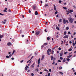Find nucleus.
Returning a JSON list of instances; mask_svg holds the SVG:
<instances>
[{
  "label": "nucleus",
  "instance_id": "3",
  "mask_svg": "<svg viewBox=\"0 0 76 76\" xmlns=\"http://www.w3.org/2000/svg\"><path fill=\"white\" fill-rule=\"evenodd\" d=\"M11 57H12V56L11 55H10V54L9 55V56H6V58H10Z\"/></svg>",
  "mask_w": 76,
  "mask_h": 76
},
{
  "label": "nucleus",
  "instance_id": "19",
  "mask_svg": "<svg viewBox=\"0 0 76 76\" xmlns=\"http://www.w3.org/2000/svg\"><path fill=\"white\" fill-rule=\"evenodd\" d=\"M58 13V12L57 11H56V12H55V15H57V14Z\"/></svg>",
  "mask_w": 76,
  "mask_h": 76
},
{
  "label": "nucleus",
  "instance_id": "20",
  "mask_svg": "<svg viewBox=\"0 0 76 76\" xmlns=\"http://www.w3.org/2000/svg\"><path fill=\"white\" fill-rule=\"evenodd\" d=\"M48 50L50 52H51V49H48Z\"/></svg>",
  "mask_w": 76,
  "mask_h": 76
},
{
  "label": "nucleus",
  "instance_id": "28",
  "mask_svg": "<svg viewBox=\"0 0 76 76\" xmlns=\"http://www.w3.org/2000/svg\"><path fill=\"white\" fill-rule=\"evenodd\" d=\"M47 39L48 40H50V37H48L47 38Z\"/></svg>",
  "mask_w": 76,
  "mask_h": 76
},
{
  "label": "nucleus",
  "instance_id": "41",
  "mask_svg": "<svg viewBox=\"0 0 76 76\" xmlns=\"http://www.w3.org/2000/svg\"><path fill=\"white\" fill-rule=\"evenodd\" d=\"M4 12H7V11L6 10H4Z\"/></svg>",
  "mask_w": 76,
  "mask_h": 76
},
{
  "label": "nucleus",
  "instance_id": "48",
  "mask_svg": "<svg viewBox=\"0 0 76 76\" xmlns=\"http://www.w3.org/2000/svg\"><path fill=\"white\" fill-rule=\"evenodd\" d=\"M64 43V42H63V41H61V44H63Z\"/></svg>",
  "mask_w": 76,
  "mask_h": 76
},
{
  "label": "nucleus",
  "instance_id": "5",
  "mask_svg": "<svg viewBox=\"0 0 76 76\" xmlns=\"http://www.w3.org/2000/svg\"><path fill=\"white\" fill-rule=\"evenodd\" d=\"M63 22L64 24H66V20L65 19H63Z\"/></svg>",
  "mask_w": 76,
  "mask_h": 76
},
{
  "label": "nucleus",
  "instance_id": "6",
  "mask_svg": "<svg viewBox=\"0 0 76 76\" xmlns=\"http://www.w3.org/2000/svg\"><path fill=\"white\" fill-rule=\"evenodd\" d=\"M35 64V62H34L33 63V64L31 66V67H33V68H34V65Z\"/></svg>",
  "mask_w": 76,
  "mask_h": 76
},
{
  "label": "nucleus",
  "instance_id": "56",
  "mask_svg": "<svg viewBox=\"0 0 76 76\" xmlns=\"http://www.w3.org/2000/svg\"><path fill=\"white\" fill-rule=\"evenodd\" d=\"M32 34H34L35 33V31H33L32 32Z\"/></svg>",
  "mask_w": 76,
  "mask_h": 76
},
{
  "label": "nucleus",
  "instance_id": "16",
  "mask_svg": "<svg viewBox=\"0 0 76 76\" xmlns=\"http://www.w3.org/2000/svg\"><path fill=\"white\" fill-rule=\"evenodd\" d=\"M3 37V35H0V39H1Z\"/></svg>",
  "mask_w": 76,
  "mask_h": 76
},
{
  "label": "nucleus",
  "instance_id": "9",
  "mask_svg": "<svg viewBox=\"0 0 76 76\" xmlns=\"http://www.w3.org/2000/svg\"><path fill=\"white\" fill-rule=\"evenodd\" d=\"M64 38H69V36L68 35H65L64 36Z\"/></svg>",
  "mask_w": 76,
  "mask_h": 76
},
{
  "label": "nucleus",
  "instance_id": "45",
  "mask_svg": "<svg viewBox=\"0 0 76 76\" xmlns=\"http://www.w3.org/2000/svg\"><path fill=\"white\" fill-rule=\"evenodd\" d=\"M31 76H34V73H31Z\"/></svg>",
  "mask_w": 76,
  "mask_h": 76
},
{
  "label": "nucleus",
  "instance_id": "7",
  "mask_svg": "<svg viewBox=\"0 0 76 76\" xmlns=\"http://www.w3.org/2000/svg\"><path fill=\"white\" fill-rule=\"evenodd\" d=\"M6 20H5L4 21H2V23H3V24H5L6 23Z\"/></svg>",
  "mask_w": 76,
  "mask_h": 76
},
{
  "label": "nucleus",
  "instance_id": "63",
  "mask_svg": "<svg viewBox=\"0 0 76 76\" xmlns=\"http://www.w3.org/2000/svg\"><path fill=\"white\" fill-rule=\"evenodd\" d=\"M22 37H25V35H23L22 36Z\"/></svg>",
  "mask_w": 76,
  "mask_h": 76
},
{
  "label": "nucleus",
  "instance_id": "17",
  "mask_svg": "<svg viewBox=\"0 0 76 76\" xmlns=\"http://www.w3.org/2000/svg\"><path fill=\"white\" fill-rule=\"evenodd\" d=\"M47 53L48 55H50V52L48 50H47Z\"/></svg>",
  "mask_w": 76,
  "mask_h": 76
},
{
  "label": "nucleus",
  "instance_id": "11",
  "mask_svg": "<svg viewBox=\"0 0 76 76\" xmlns=\"http://www.w3.org/2000/svg\"><path fill=\"white\" fill-rule=\"evenodd\" d=\"M63 55V53H61L60 54V57H62Z\"/></svg>",
  "mask_w": 76,
  "mask_h": 76
},
{
  "label": "nucleus",
  "instance_id": "61",
  "mask_svg": "<svg viewBox=\"0 0 76 76\" xmlns=\"http://www.w3.org/2000/svg\"><path fill=\"white\" fill-rule=\"evenodd\" d=\"M59 2L60 3H61V1L60 0L59 1Z\"/></svg>",
  "mask_w": 76,
  "mask_h": 76
},
{
  "label": "nucleus",
  "instance_id": "27",
  "mask_svg": "<svg viewBox=\"0 0 76 76\" xmlns=\"http://www.w3.org/2000/svg\"><path fill=\"white\" fill-rule=\"evenodd\" d=\"M72 55H69L68 56V58H70V57H72Z\"/></svg>",
  "mask_w": 76,
  "mask_h": 76
},
{
  "label": "nucleus",
  "instance_id": "26",
  "mask_svg": "<svg viewBox=\"0 0 76 76\" xmlns=\"http://www.w3.org/2000/svg\"><path fill=\"white\" fill-rule=\"evenodd\" d=\"M66 34H67V32H66V31H65L64 33V35H66Z\"/></svg>",
  "mask_w": 76,
  "mask_h": 76
},
{
  "label": "nucleus",
  "instance_id": "1",
  "mask_svg": "<svg viewBox=\"0 0 76 76\" xmlns=\"http://www.w3.org/2000/svg\"><path fill=\"white\" fill-rule=\"evenodd\" d=\"M68 20L69 22H70V23H73V20H74V19L72 18H68Z\"/></svg>",
  "mask_w": 76,
  "mask_h": 76
},
{
  "label": "nucleus",
  "instance_id": "35",
  "mask_svg": "<svg viewBox=\"0 0 76 76\" xmlns=\"http://www.w3.org/2000/svg\"><path fill=\"white\" fill-rule=\"evenodd\" d=\"M69 12H73V10H69Z\"/></svg>",
  "mask_w": 76,
  "mask_h": 76
},
{
  "label": "nucleus",
  "instance_id": "30",
  "mask_svg": "<svg viewBox=\"0 0 76 76\" xmlns=\"http://www.w3.org/2000/svg\"><path fill=\"white\" fill-rule=\"evenodd\" d=\"M59 73L61 75H62L63 74V72H59Z\"/></svg>",
  "mask_w": 76,
  "mask_h": 76
},
{
  "label": "nucleus",
  "instance_id": "39",
  "mask_svg": "<svg viewBox=\"0 0 76 76\" xmlns=\"http://www.w3.org/2000/svg\"><path fill=\"white\" fill-rule=\"evenodd\" d=\"M55 64V62L53 61L52 63V64L54 65Z\"/></svg>",
  "mask_w": 76,
  "mask_h": 76
},
{
  "label": "nucleus",
  "instance_id": "55",
  "mask_svg": "<svg viewBox=\"0 0 76 76\" xmlns=\"http://www.w3.org/2000/svg\"><path fill=\"white\" fill-rule=\"evenodd\" d=\"M23 62V60L21 61L20 62V63H22Z\"/></svg>",
  "mask_w": 76,
  "mask_h": 76
},
{
  "label": "nucleus",
  "instance_id": "31",
  "mask_svg": "<svg viewBox=\"0 0 76 76\" xmlns=\"http://www.w3.org/2000/svg\"><path fill=\"white\" fill-rule=\"evenodd\" d=\"M63 9H64L65 10H66V9H67V8L66 7H63Z\"/></svg>",
  "mask_w": 76,
  "mask_h": 76
},
{
  "label": "nucleus",
  "instance_id": "44",
  "mask_svg": "<svg viewBox=\"0 0 76 76\" xmlns=\"http://www.w3.org/2000/svg\"><path fill=\"white\" fill-rule=\"evenodd\" d=\"M35 70H37V72H38L39 70H38V69H35Z\"/></svg>",
  "mask_w": 76,
  "mask_h": 76
},
{
  "label": "nucleus",
  "instance_id": "24",
  "mask_svg": "<svg viewBox=\"0 0 76 76\" xmlns=\"http://www.w3.org/2000/svg\"><path fill=\"white\" fill-rule=\"evenodd\" d=\"M68 41H67L66 42V46L68 45Z\"/></svg>",
  "mask_w": 76,
  "mask_h": 76
},
{
  "label": "nucleus",
  "instance_id": "60",
  "mask_svg": "<svg viewBox=\"0 0 76 76\" xmlns=\"http://www.w3.org/2000/svg\"><path fill=\"white\" fill-rule=\"evenodd\" d=\"M54 52V50H52L51 52H52V53H53Z\"/></svg>",
  "mask_w": 76,
  "mask_h": 76
},
{
  "label": "nucleus",
  "instance_id": "18",
  "mask_svg": "<svg viewBox=\"0 0 76 76\" xmlns=\"http://www.w3.org/2000/svg\"><path fill=\"white\" fill-rule=\"evenodd\" d=\"M59 69H60V70H61L63 69V67L62 66H60L59 67Z\"/></svg>",
  "mask_w": 76,
  "mask_h": 76
},
{
  "label": "nucleus",
  "instance_id": "43",
  "mask_svg": "<svg viewBox=\"0 0 76 76\" xmlns=\"http://www.w3.org/2000/svg\"><path fill=\"white\" fill-rule=\"evenodd\" d=\"M0 15H1V16H3V15H4V14H2L1 13H0Z\"/></svg>",
  "mask_w": 76,
  "mask_h": 76
},
{
  "label": "nucleus",
  "instance_id": "57",
  "mask_svg": "<svg viewBox=\"0 0 76 76\" xmlns=\"http://www.w3.org/2000/svg\"><path fill=\"white\" fill-rule=\"evenodd\" d=\"M11 60H14V58H12Z\"/></svg>",
  "mask_w": 76,
  "mask_h": 76
},
{
  "label": "nucleus",
  "instance_id": "58",
  "mask_svg": "<svg viewBox=\"0 0 76 76\" xmlns=\"http://www.w3.org/2000/svg\"><path fill=\"white\" fill-rule=\"evenodd\" d=\"M9 12H11V11L10 10H8Z\"/></svg>",
  "mask_w": 76,
  "mask_h": 76
},
{
  "label": "nucleus",
  "instance_id": "12",
  "mask_svg": "<svg viewBox=\"0 0 76 76\" xmlns=\"http://www.w3.org/2000/svg\"><path fill=\"white\" fill-rule=\"evenodd\" d=\"M35 15H38V12L37 11H35Z\"/></svg>",
  "mask_w": 76,
  "mask_h": 76
},
{
  "label": "nucleus",
  "instance_id": "34",
  "mask_svg": "<svg viewBox=\"0 0 76 76\" xmlns=\"http://www.w3.org/2000/svg\"><path fill=\"white\" fill-rule=\"evenodd\" d=\"M73 45L74 47H75V42L73 43Z\"/></svg>",
  "mask_w": 76,
  "mask_h": 76
},
{
  "label": "nucleus",
  "instance_id": "37",
  "mask_svg": "<svg viewBox=\"0 0 76 76\" xmlns=\"http://www.w3.org/2000/svg\"><path fill=\"white\" fill-rule=\"evenodd\" d=\"M72 50V49L71 48H70L69 49V51H71Z\"/></svg>",
  "mask_w": 76,
  "mask_h": 76
},
{
  "label": "nucleus",
  "instance_id": "49",
  "mask_svg": "<svg viewBox=\"0 0 76 76\" xmlns=\"http://www.w3.org/2000/svg\"><path fill=\"white\" fill-rule=\"evenodd\" d=\"M68 53V52H64V54H67Z\"/></svg>",
  "mask_w": 76,
  "mask_h": 76
},
{
  "label": "nucleus",
  "instance_id": "46",
  "mask_svg": "<svg viewBox=\"0 0 76 76\" xmlns=\"http://www.w3.org/2000/svg\"><path fill=\"white\" fill-rule=\"evenodd\" d=\"M58 49L59 50H61V49L60 48H59Z\"/></svg>",
  "mask_w": 76,
  "mask_h": 76
},
{
  "label": "nucleus",
  "instance_id": "47",
  "mask_svg": "<svg viewBox=\"0 0 76 76\" xmlns=\"http://www.w3.org/2000/svg\"><path fill=\"white\" fill-rule=\"evenodd\" d=\"M73 7H74V8H75V9H76V6H75V5H74Z\"/></svg>",
  "mask_w": 76,
  "mask_h": 76
},
{
  "label": "nucleus",
  "instance_id": "59",
  "mask_svg": "<svg viewBox=\"0 0 76 76\" xmlns=\"http://www.w3.org/2000/svg\"><path fill=\"white\" fill-rule=\"evenodd\" d=\"M48 76H50V73H49L48 74Z\"/></svg>",
  "mask_w": 76,
  "mask_h": 76
},
{
  "label": "nucleus",
  "instance_id": "29",
  "mask_svg": "<svg viewBox=\"0 0 76 76\" xmlns=\"http://www.w3.org/2000/svg\"><path fill=\"white\" fill-rule=\"evenodd\" d=\"M44 44L45 45H47L48 44V43H44Z\"/></svg>",
  "mask_w": 76,
  "mask_h": 76
},
{
  "label": "nucleus",
  "instance_id": "14",
  "mask_svg": "<svg viewBox=\"0 0 76 76\" xmlns=\"http://www.w3.org/2000/svg\"><path fill=\"white\" fill-rule=\"evenodd\" d=\"M33 9L34 10H35L36 9V6H34L33 7Z\"/></svg>",
  "mask_w": 76,
  "mask_h": 76
},
{
  "label": "nucleus",
  "instance_id": "36",
  "mask_svg": "<svg viewBox=\"0 0 76 76\" xmlns=\"http://www.w3.org/2000/svg\"><path fill=\"white\" fill-rule=\"evenodd\" d=\"M66 60L67 61H69L70 60V59L68 58H66Z\"/></svg>",
  "mask_w": 76,
  "mask_h": 76
},
{
  "label": "nucleus",
  "instance_id": "53",
  "mask_svg": "<svg viewBox=\"0 0 76 76\" xmlns=\"http://www.w3.org/2000/svg\"><path fill=\"white\" fill-rule=\"evenodd\" d=\"M49 72H51V69H49Z\"/></svg>",
  "mask_w": 76,
  "mask_h": 76
},
{
  "label": "nucleus",
  "instance_id": "23",
  "mask_svg": "<svg viewBox=\"0 0 76 76\" xmlns=\"http://www.w3.org/2000/svg\"><path fill=\"white\" fill-rule=\"evenodd\" d=\"M44 47V45H42L41 46V49H42V48H43Z\"/></svg>",
  "mask_w": 76,
  "mask_h": 76
},
{
  "label": "nucleus",
  "instance_id": "54",
  "mask_svg": "<svg viewBox=\"0 0 76 76\" xmlns=\"http://www.w3.org/2000/svg\"><path fill=\"white\" fill-rule=\"evenodd\" d=\"M68 34H71V33H70V31H69L68 32Z\"/></svg>",
  "mask_w": 76,
  "mask_h": 76
},
{
  "label": "nucleus",
  "instance_id": "10",
  "mask_svg": "<svg viewBox=\"0 0 76 76\" xmlns=\"http://www.w3.org/2000/svg\"><path fill=\"white\" fill-rule=\"evenodd\" d=\"M26 66L25 67V69L26 70H27L28 69L27 68H29V66L27 65H26Z\"/></svg>",
  "mask_w": 76,
  "mask_h": 76
},
{
  "label": "nucleus",
  "instance_id": "40",
  "mask_svg": "<svg viewBox=\"0 0 76 76\" xmlns=\"http://www.w3.org/2000/svg\"><path fill=\"white\" fill-rule=\"evenodd\" d=\"M31 59H30V60H28L27 62V63H29L30 61H31Z\"/></svg>",
  "mask_w": 76,
  "mask_h": 76
},
{
  "label": "nucleus",
  "instance_id": "52",
  "mask_svg": "<svg viewBox=\"0 0 76 76\" xmlns=\"http://www.w3.org/2000/svg\"><path fill=\"white\" fill-rule=\"evenodd\" d=\"M29 13H31V10H29L28 12Z\"/></svg>",
  "mask_w": 76,
  "mask_h": 76
},
{
  "label": "nucleus",
  "instance_id": "38",
  "mask_svg": "<svg viewBox=\"0 0 76 76\" xmlns=\"http://www.w3.org/2000/svg\"><path fill=\"white\" fill-rule=\"evenodd\" d=\"M63 57H61L60 58V59H61V60H63Z\"/></svg>",
  "mask_w": 76,
  "mask_h": 76
},
{
  "label": "nucleus",
  "instance_id": "2",
  "mask_svg": "<svg viewBox=\"0 0 76 76\" xmlns=\"http://www.w3.org/2000/svg\"><path fill=\"white\" fill-rule=\"evenodd\" d=\"M7 45L10 46V45H12V43L10 42H8L7 43Z\"/></svg>",
  "mask_w": 76,
  "mask_h": 76
},
{
  "label": "nucleus",
  "instance_id": "21",
  "mask_svg": "<svg viewBox=\"0 0 76 76\" xmlns=\"http://www.w3.org/2000/svg\"><path fill=\"white\" fill-rule=\"evenodd\" d=\"M62 21V19H61V18L60 19H59V22H61Z\"/></svg>",
  "mask_w": 76,
  "mask_h": 76
},
{
  "label": "nucleus",
  "instance_id": "32",
  "mask_svg": "<svg viewBox=\"0 0 76 76\" xmlns=\"http://www.w3.org/2000/svg\"><path fill=\"white\" fill-rule=\"evenodd\" d=\"M69 28L68 27H67L66 28V30H69Z\"/></svg>",
  "mask_w": 76,
  "mask_h": 76
},
{
  "label": "nucleus",
  "instance_id": "62",
  "mask_svg": "<svg viewBox=\"0 0 76 76\" xmlns=\"http://www.w3.org/2000/svg\"><path fill=\"white\" fill-rule=\"evenodd\" d=\"M76 34V32L74 33V34H73L74 35H75V34Z\"/></svg>",
  "mask_w": 76,
  "mask_h": 76
},
{
  "label": "nucleus",
  "instance_id": "15",
  "mask_svg": "<svg viewBox=\"0 0 76 76\" xmlns=\"http://www.w3.org/2000/svg\"><path fill=\"white\" fill-rule=\"evenodd\" d=\"M44 57H45L44 55H42V59H41L42 60H43V59H44Z\"/></svg>",
  "mask_w": 76,
  "mask_h": 76
},
{
  "label": "nucleus",
  "instance_id": "33",
  "mask_svg": "<svg viewBox=\"0 0 76 76\" xmlns=\"http://www.w3.org/2000/svg\"><path fill=\"white\" fill-rule=\"evenodd\" d=\"M44 70L45 71V72H48V70H47L46 69H45Z\"/></svg>",
  "mask_w": 76,
  "mask_h": 76
},
{
  "label": "nucleus",
  "instance_id": "22",
  "mask_svg": "<svg viewBox=\"0 0 76 76\" xmlns=\"http://www.w3.org/2000/svg\"><path fill=\"white\" fill-rule=\"evenodd\" d=\"M65 61H66V58H64V60H63V63H64V62H65Z\"/></svg>",
  "mask_w": 76,
  "mask_h": 76
},
{
  "label": "nucleus",
  "instance_id": "64",
  "mask_svg": "<svg viewBox=\"0 0 76 76\" xmlns=\"http://www.w3.org/2000/svg\"><path fill=\"white\" fill-rule=\"evenodd\" d=\"M61 61L60 60H58V62H59V63H60V62H61Z\"/></svg>",
  "mask_w": 76,
  "mask_h": 76
},
{
  "label": "nucleus",
  "instance_id": "13",
  "mask_svg": "<svg viewBox=\"0 0 76 76\" xmlns=\"http://www.w3.org/2000/svg\"><path fill=\"white\" fill-rule=\"evenodd\" d=\"M38 63V64H39V63H40V58H39V59Z\"/></svg>",
  "mask_w": 76,
  "mask_h": 76
},
{
  "label": "nucleus",
  "instance_id": "42",
  "mask_svg": "<svg viewBox=\"0 0 76 76\" xmlns=\"http://www.w3.org/2000/svg\"><path fill=\"white\" fill-rule=\"evenodd\" d=\"M22 30H20V33H22Z\"/></svg>",
  "mask_w": 76,
  "mask_h": 76
},
{
  "label": "nucleus",
  "instance_id": "51",
  "mask_svg": "<svg viewBox=\"0 0 76 76\" xmlns=\"http://www.w3.org/2000/svg\"><path fill=\"white\" fill-rule=\"evenodd\" d=\"M66 22L67 23H69V21H68V20H67L66 21Z\"/></svg>",
  "mask_w": 76,
  "mask_h": 76
},
{
  "label": "nucleus",
  "instance_id": "8",
  "mask_svg": "<svg viewBox=\"0 0 76 76\" xmlns=\"http://www.w3.org/2000/svg\"><path fill=\"white\" fill-rule=\"evenodd\" d=\"M53 6L54 7V10H57V9L56 8V5H54Z\"/></svg>",
  "mask_w": 76,
  "mask_h": 76
},
{
  "label": "nucleus",
  "instance_id": "4",
  "mask_svg": "<svg viewBox=\"0 0 76 76\" xmlns=\"http://www.w3.org/2000/svg\"><path fill=\"white\" fill-rule=\"evenodd\" d=\"M39 33H40L39 31H37L36 33V35H38Z\"/></svg>",
  "mask_w": 76,
  "mask_h": 76
},
{
  "label": "nucleus",
  "instance_id": "50",
  "mask_svg": "<svg viewBox=\"0 0 76 76\" xmlns=\"http://www.w3.org/2000/svg\"><path fill=\"white\" fill-rule=\"evenodd\" d=\"M45 7H47V6H48V5L47 4H46L45 5Z\"/></svg>",
  "mask_w": 76,
  "mask_h": 76
},
{
  "label": "nucleus",
  "instance_id": "25",
  "mask_svg": "<svg viewBox=\"0 0 76 76\" xmlns=\"http://www.w3.org/2000/svg\"><path fill=\"white\" fill-rule=\"evenodd\" d=\"M56 29H57L58 30H60V28L58 27H57L56 28Z\"/></svg>",
  "mask_w": 76,
  "mask_h": 76
}]
</instances>
